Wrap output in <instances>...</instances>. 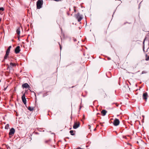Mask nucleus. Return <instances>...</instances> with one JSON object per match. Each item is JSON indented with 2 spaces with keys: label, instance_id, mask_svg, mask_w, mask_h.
Masks as SVG:
<instances>
[{
  "label": "nucleus",
  "instance_id": "nucleus-1",
  "mask_svg": "<svg viewBox=\"0 0 149 149\" xmlns=\"http://www.w3.org/2000/svg\"><path fill=\"white\" fill-rule=\"evenodd\" d=\"M43 3L42 0H38L37 2V8L40 9L42 7Z\"/></svg>",
  "mask_w": 149,
  "mask_h": 149
},
{
  "label": "nucleus",
  "instance_id": "nucleus-2",
  "mask_svg": "<svg viewBox=\"0 0 149 149\" xmlns=\"http://www.w3.org/2000/svg\"><path fill=\"white\" fill-rule=\"evenodd\" d=\"M76 18L77 19L78 22H80L82 19V15H80L79 13H78L75 15Z\"/></svg>",
  "mask_w": 149,
  "mask_h": 149
},
{
  "label": "nucleus",
  "instance_id": "nucleus-3",
  "mask_svg": "<svg viewBox=\"0 0 149 149\" xmlns=\"http://www.w3.org/2000/svg\"><path fill=\"white\" fill-rule=\"evenodd\" d=\"M79 125L80 124L79 122H75L73 125V128L74 129H76L79 127Z\"/></svg>",
  "mask_w": 149,
  "mask_h": 149
},
{
  "label": "nucleus",
  "instance_id": "nucleus-4",
  "mask_svg": "<svg viewBox=\"0 0 149 149\" xmlns=\"http://www.w3.org/2000/svg\"><path fill=\"white\" fill-rule=\"evenodd\" d=\"M22 99L24 104L26 105V100L25 98V94L24 93L22 97Z\"/></svg>",
  "mask_w": 149,
  "mask_h": 149
},
{
  "label": "nucleus",
  "instance_id": "nucleus-5",
  "mask_svg": "<svg viewBox=\"0 0 149 149\" xmlns=\"http://www.w3.org/2000/svg\"><path fill=\"white\" fill-rule=\"evenodd\" d=\"M15 132V129L12 128L10 130L9 133V135H12L13 136L14 134V133Z\"/></svg>",
  "mask_w": 149,
  "mask_h": 149
},
{
  "label": "nucleus",
  "instance_id": "nucleus-6",
  "mask_svg": "<svg viewBox=\"0 0 149 149\" xmlns=\"http://www.w3.org/2000/svg\"><path fill=\"white\" fill-rule=\"evenodd\" d=\"M22 87L23 88H29L30 87L29 84L27 83L23 84L22 85Z\"/></svg>",
  "mask_w": 149,
  "mask_h": 149
},
{
  "label": "nucleus",
  "instance_id": "nucleus-7",
  "mask_svg": "<svg viewBox=\"0 0 149 149\" xmlns=\"http://www.w3.org/2000/svg\"><path fill=\"white\" fill-rule=\"evenodd\" d=\"M20 50V47L18 46L15 49V52L16 54H18Z\"/></svg>",
  "mask_w": 149,
  "mask_h": 149
},
{
  "label": "nucleus",
  "instance_id": "nucleus-8",
  "mask_svg": "<svg viewBox=\"0 0 149 149\" xmlns=\"http://www.w3.org/2000/svg\"><path fill=\"white\" fill-rule=\"evenodd\" d=\"M148 96V94L147 92L144 93L143 94V97L144 99L147 100Z\"/></svg>",
  "mask_w": 149,
  "mask_h": 149
},
{
  "label": "nucleus",
  "instance_id": "nucleus-9",
  "mask_svg": "<svg viewBox=\"0 0 149 149\" xmlns=\"http://www.w3.org/2000/svg\"><path fill=\"white\" fill-rule=\"evenodd\" d=\"M22 29V28H20V27H18L17 30H16V32L17 33L18 37L19 36H20V29Z\"/></svg>",
  "mask_w": 149,
  "mask_h": 149
},
{
  "label": "nucleus",
  "instance_id": "nucleus-10",
  "mask_svg": "<svg viewBox=\"0 0 149 149\" xmlns=\"http://www.w3.org/2000/svg\"><path fill=\"white\" fill-rule=\"evenodd\" d=\"M107 111L105 110H102L101 112V113L103 116H104L107 113Z\"/></svg>",
  "mask_w": 149,
  "mask_h": 149
},
{
  "label": "nucleus",
  "instance_id": "nucleus-11",
  "mask_svg": "<svg viewBox=\"0 0 149 149\" xmlns=\"http://www.w3.org/2000/svg\"><path fill=\"white\" fill-rule=\"evenodd\" d=\"M113 124L115 126H116L119 125L120 123V122H113Z\"/></svg>",
  "mask_w": 149,
  "mask_h": 149
},
{
  "label": "nucleus",
  "instance_id": "nucleus-12",
  "mask_svg": "<svg viewBox=\"0 0 149 149\" xmlns=\"http://www.w3.org/2000/svg\"><path fill=\"white\" fill-rule=\"evenodd\" d=\"M11 47V46H9L8 47V48L6 51V53H7L8 54H9L10 52V49Z\"/></svg>",
  "mask_w": 149,
  "mask_h": 149
},
{
  "label": "nucleus",
  "instance_id": "nucleus-13",
  "mask_svg": "<svg viewBox=\"0 0 149 149\" xmlns=\"http://www.w3.org/2000/svg\"><path fill=\"white\" fill-rule=\"evenodd\" d=\"M8 55H9L8 54L6 53V54H5V56H4V59H3V61H4L7 58Z\"/></svg>",
  "mask_w": 149,
  "mask_h": 149
},
{
  "label": "nucleus",
  "instance_id": "nucleus-14",
  "mask_svg": "<svg viewBox=\"0 0 149 149\" xmlns=\"http://www.w3.org/2000/svg\"><path fill=\"white\" fill-rule=\"evenodd\" d=\"M75 131L73 130H70V133L71 135H74L75 134L74 132H75Z\"/></svg>",
  "mask_w": 149,
  "mask_h": 149
},
{
  "label": "nucleus",
  "instance_id": "nucleus-15",
  "mask_svg": "<svg viewBox=\"0 0 149 149\" xmlns=\"http://www.w3.org/2000/svg\"><path fill=\"white\" fill-rule=\"evenodd\" d=\"M28 109L30 111H32L33 110V108L31 107H29L28 108Z\"/></svg>",
  "mask_w": 149,
  "mask_h": 149
},
{
  "label": "nucleus",
  "instance_id": "nucleus-16",
  "mask_svg": "<svg viewBox=\"0 0 149 149\" xmlns=\"http://www.w3.org/2000/svg\"><path fill=\"white\" fill-rule=\"evenodd\" d=\"M10 67H13L16 66V64L15 63H10Z\"/></svg>",
  "mask_w": 149,
  "mask_h": 149
},
{
  "label": "nucleus",
  "instance_id": "nucleus-17",
  "mask_svg": "<svg viewBox=\"0 0 149 149\" xmlns=\"http://www.w3.org/2000/svg\"><path fill=\"white\" fill-rule=\"evenodd\" d=\"M9 127V125L8 124H7L5 127V129H8Z\"/></svg>",
  "mask_w": 149,
  "mask_h": 149
},
{
  "label": "nucleus",
  "instance_id": "nucleus-18",
  "mask_svg": "<svg viewBox=\"0 0 149 149\" xmlns=\"http://www.w3.org/2000/svg\"><path fill=\"white\" fill-rule=\"evenodd\" d=\"M147 55H146V60L148 61L149 60V56H148V57H147Z\"/></svg>",
  "mask_w": 149,
  "mask_h": 149
},
{
  "label": "nucleus",
  "instance_id": "nucleus-19",
  "mask_svg": "<svg viewBox=\"0 0 149 149\" xmlns=\"http://www.w3.org/2000/svg\"><path fill=\"white\" fill-rule=\"evenodd\" d=\"M4 10V8L3 7L0 8V11H3Z\"/></svg>",
  "mask_w": 149,
  "mask_h": 149
},
{
  "label": "nucleus",
  "instance_id": "nucleus-20",
  "mask_svg": "<svg viewBox=\"0 0 149 149\" xmlns=\"http://www.w3.org/2000/svg\"><path fill=\"white\" fill-rule=\"evenodd\" d=\"M113 121H119V120L116 118H115L113 120Z\"/></svg>",
  "mask_w": 149,
  "mask_h": 149
},
{
  "label": "nucleus",
  "instance_id": "nucleus-21",
  "mask_svg": "<svg viewBox=\"0 0 149 149\" xmlns=\"http://www.w3.org/2000/svg\"><path fill=\"white\" fill-rule=\"evenodd\" d=\"M103 124H104V123H100V125L101 126H103Z\"/></svg>",
  "mask_w": 149,
  "mask_h": 149
},
{
  "label": "nucleus",
  "instance_id": "nucleus-22",
  "mask_svg": "<svg viewBox=\"0 0 149 149\" xmlns=\"http://www.w3.org/2000/svg\"><path fill=\"white\" fill-rule=\"evenodd\" d=\"M146 73V72H145V71H143L142 72V73H142V74H143L145 73Z\"/></svg>",
  "mask_w": 149,
  "mask_h": 149
},
{
  "label": "nucleus",
  "instance_id": "nucleus-23",
  "mask_svg": "<svg viewBox=\"0 0 149 149\" xmlns=\"http://www.w3.org/2000/svg\"><path fill=\"white\" fill-rule=\"evenodd\" d=\"M74 12H76V10L74 8L75 7V6H74Z\"/></svg>",
  "mask_w": 149,
  "mask_h": 149
},
{
  "label": "nucleus",
  "instance_id": "nucleus-24",
  "mask_svg": "<svg viewBox=\"0 0 149 149\" xmlns=\"http://www.w3.org/2000/svg\"><path fill=\"white\" fill-rule=\"evenodd\" d=\"M59 45H60V49H61V46L60 45V44L59 43Z\"/></svg>",
  "mask_w": 149,
  "mask_h": 149
},
{
  "label": "nucleus",
  "instance_id": "nucleus-25",
  "mask_svg": "<svg viewBox=\"0 0 149 149\" xmlns=\"http://www.w3.org/2000/svg\"><path fill=\"white\" fill-rule=\"evenodd\" d=\"M146 38H145V39L144 40L143 42V44H144V42H145V40H146Z\"/></svg>",
  "mask_w": 149,
  "mask_h": 149
},
{
  "label": "nucleus",
  "instance_id": "nucleus-26",
  "mask_svg": "<svg viewBox=\"0 0 149 149\" xmlns=\"http://www.w3.org/2000/svg\"><path fill=\"white\" fill-rule=\"evenodd\" d=\"M88 128L89 129H90V128H91V126L90 125H88Z\"/></svg>",
  "mask_w": 149,
  "mask_h": 149
},
{
  "label": "nucleus",
  "instance_id": "nucleus-27",
  "mask_svg": "<svg viewBox=\"0 0 149 149\" xmlns=\"http://www.w3.org/2000/svg\"><path fill=\"white\" fill-rule=\"evenodd\" d=\"M128 122V123H130L131 125H132V124H131V122Z\"/></svg>",
  "mask_w": 149,
  "mask_h": 149
},
{
  "label": "nucleus",
  "instance_id": "nucleus-28",
  "mask_svg": "<svg viewBox=\"0 0 149 149\" xmlns=\"http://www.w3.org/2000/svg\"><path fill=\"white\" fill-rule=\"evenodd\" d=\"M108 60H111V58H109V57H108Z\"/></svg>",
  "mask_w": 149,
  "mask_h": 149
},
{
  "label": "nucleus",
  "instance_id": "nucleus-29",
  "mask_svg": "<svg viewBox=\"0 0 149 149\" xmlns=\"http://www.w3.org/2000/svg\"><path fill=\"white\" fill-rule=\"evenodd\" d=\"M83 120H85V118H84V115H83Z\"/></svg>",
  "mask_w": 149,
  "mask_h": 149
},
{
  "label": "nucleus",
  "instance_id": "nucleus-30",
  "mask_svg": "<svg viewBox=\"0 0 149 149\" xmlns=\"http://www.w3.org/2000/svg\"><path fill=\"white\" fill-rule=\"evenodd\" d=\"M35 98L36 99V95L35 93Z\"/></svg>",
  "mask_w": 149,
  "mask_h": 149
},
{
  "label": "nucleus",
  "instance_id": "nucleus-31",
  "mask_svg": "<svg viewBox=\"0 0 149 149\" xmlns=\"http://www.w3.org/2000/svg\"><path fill=\"white\" fill-rule=\"evenodd\" d=\"M113 120V118H111L110 119V120Z\"/></svg>",
  "mask_w": 149,
  "mask_h": 149
},
{
  "label": "nucleus",
  "instance_id": "nucleus-32",
  "mask_svg": "<svg viewBox=\"0 0 149 149\" xmlns=\"http://www.w3.org/2000/svg\"><path fill=\"white\" fill-rule=\"evenodd\" d=\"M8 65V66L7 69H8V68H10V66H9V65Z\"/></svg>",
  "mask_w": 149,
  "mask_h": 149
},
{
  "label": "nucleus",
  "instance_id": "nucleus-33",
  "mask_svg": "<svg viewBox=\"0 0 149 149\" xmlns=\"http://www.w3.org/2000/svg\"><path fill=\"white\" fill-rule=\"evenodd\" d=\"M74 41H76V39H74Z\"/></svg>",
  "mask_w": 149,
  "mask_h": 149
},
{
  "label": "nucleus",
  "instance_id": "nucleus-34",
  "mask_svg": "<svg viewBox=\"0 0 149 149\" xmlns=\"http://www.w3.org/2000/svg\"><path fill=\"white\" fill-rule=\"evenodd\" d=\"M45 95H44H44H43V97H44Z\"/></svg>",
  "mask_w": 149,
  "mask_h": 149
},
{
  "label": "nucleus",
  "instance_id": "nucleus-35",
  "mask_svg": "<svg viewBox=\"0 0 149 149\" xmlns=\"http://www.w3.org/2000/svg\"><path fill=\"white\" fill-rule=\"evenodd\" d=\"M143 51L144 52V49L143 48Z\"/></svg>",
  "mask_w": 149,
  "mask_h": 149
},
{
  "label": "nucleus",
  "instance_id": "nucleus-36",
  "mask_svg": "<svg viewBox=\"0 0 149 149\" xmlns=\"http://www.w3.org/2000/svg\"><path fill=\"white\" fill-rule=\"evenodd\" d=\"M143 117H144V116H143ZM143 119H144V118H143V120H142V121H143Z\"/></svg>",
  "mask_w": 149,
  "mask_h": 149
},
{
  "label": "nucleus",
  "instance_id": "nucleus-37",
  "mask_svg": "<svg viewBox=\"0 0 149 149\" xmlns=\"http://www.w3.org/2000/svg\"><path fill=\"white\" fill-rule=\"evenodd\" d=\"M139 124H140L141 123H140V122H139Z\"/></svg>",
  "mask_w": 149,
  "mask_h": 149
},
{
  "label": "nucleus",
  "instance_id": "nucleus-38",
  "mask_svg": "<svg viewBox=\"0 0 149 149\" xmlns=\"http://www.w3.org/2000/svg\"><path fill=\"white\" fill-rule=\"evenodd\" d=\"M99 126V125H97V126Z\"/></svg>",
  "mask_w": 149,
  "mask_h": 149
},
{
  "label": "nucleus",
  "instance_id": "nucleus-39",
  "mask_svg": "<svg viewBox=\"0 0 149 149\" xmlns=\"http://www.w3.org/2000/svg\"><path fill=\"white\" fill-rule=\"evenodd\" d=\"M96 130V129L95 128L94 129V130Z\"/></svg>",
  "mask_w": 149,
  "mask_h": 149
},
{
  "label": "nucleus",
  "instance_id": "nucleus-40",
  "mask_svg": "<svg viewBox=\"0 0 149 149\" xmlns=\"http://www.w3.org/2000/svg\"><path fill=\"white\" fill-rule=\"evenodd\" d=\"M136 121H139V120H136Z\"/></svg>",
  "mask_w": 149,
  "mask_h": 149
},
{
  "label": "nucleus",
  "instance_id": "nucleus-41",
  "mask_svg": "<svg viewBox=\"0 0 149 149\" xmlns=\"http://www.w3.org/2000/svg\"><path fill=\"white\" fill-rule=\"evenodd\" d=\"M122 121H124V120H123Z\"/></svg>",
  "mask_w": 149,
  "mask_h": 149
}]
</instances>
